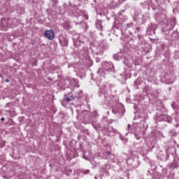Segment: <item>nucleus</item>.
Instances as JSON below:
<instances>
[{"instance_id":"1","label":"nucleus","mask_w":179,"mask_h":179,"mask_svg":"<svg viewBox=\"0 0 179 179\" xmlns=\"http://www.w3.org/2000/svg\"><path fill=\"white\" fill-rule=\"evenodd\" d=\"M44 36L46 38H48V40H54V37H55V32H54V30L52 29L48 30L44 32Z\"/></svg>"},{"instance_id":"2","label":"nucleus","mask_w":179,"mask_h":179,"mask_svg":"<svg viewBox=\"0 0 179 179\" xmlns=\"http://www.w3.org/2000/svg\"><path fill=\"white\" fill-rule=\"evenodd\" d=\"M15 22H16V19H8L6 22V26H8V27H13Z\"/></svg>"},{"instance_id":"3","label":"nucleus","mask_w":179,"mask_h":179,"mask_svg":"<svg viewBox=\"0 0 179 179\" xmlns=\"http://www.w3.org/2000/svg\"><path fill=\"white\" fill-rule=\"evenodd\" d=\"M59 43L62 47H66L68 45V39H66V38H62L59 40Z\"/></svg>"},{"instance_id":"4","label":"nucleus","mask_w":179,"mask_h":179,"mask_svg":"<svg viewBox=\"0 0 179 179\" xmlns=\"http://www.w3.org/2000/svg\"><path fill=\"white\" fill-rule=\"evenodd\" d=\"M114 58L116 61L122 59V53H117L114 55Z\"/></svg>"},{"instance_id":"5","label":"nucleus","mask_w":179,"mask_h":179,"mask_svg":"<svg viewBox=\"0 0 179 179\" xmlns=\"http://www.w3.org/2000/svg\"><path fill=\"white\" fill-rule=\"evenodd\" d=\"M64 100H66L68 103H71V101H72V100H73V96H64Z\"/></svg>"},{"instance_id":"6","label":"nucleus","mask_w":179,"mask_h":179,"mask_svg":"<svg viewBox=\"0 0 179 179\" xmlns=\"http://www.w3.org/2000/svg\"><path fill=\"white\" fill-rule=\"evenodd\" d=\"M92 125L95 129H99V128H100V124H92Z\"/></svg>"},{"instance_id":"7","label":"nucleus","mask_w":179,"mask_h":179,"mask_svg":"<svg viewBox=\"0 0 179 179\" xmlns=\"http://www.w3.org/2000/svg\"><path fill=\"white\" fill-rule=\"evenodd\" d=\"M128 131L129 133L132 132V131L131 130V124H128Z\"/></svg>"},{"instance_id":"8","label":"nucleus","mask_w":179,"mask_h":179,"mask_svg":"<svg viewBox=\"0 0 179 179\" xmlns=\"http://www.w3.org/2000/svg\"><path fill=\"white\" fill-rule=\"evenodd\" d=\"M5 82H6V83H8L9 79H6V80H5Z\"/></svg>"},{"instance_id":"9","label":"nucleus","mask_w":179,"mask_h":179,"mask_svg":"<svg viewBox=\"0 0 179 179\" xmlns=\"http://www.w3.org/2000/svg\"><path fill=\"white\" fill-rule=\"evenodd\" d=\"M1 120L2 122L5 121V117H1Z\"/></svg>"},{"instance_id":"10","label":"nucleus","mask_w":179,"mask_h":179,"mask_svg":"<svg viewBox=\"0 0 179 179\" xmlns=\"http://www.w3.org/2000/svg\"><path fill=\"white\" fill-rule=\"evenodd\" d=\"M89 170H87L86 172H85V174H87V173H89Z\"/></svg>"},{"instance_id":"11","label":"nucleus","mask_w":179,"mask_h":179,"mask_svg":"<svg viewBox=\"0 0 179 179\" xmlns=\"http://www.w3.org/2000/svg\"><path fill=\"white\" fill-rule=\"evenodd\" d=\"M72 82H75V80H71V83H72Z\"/></svg>"},{"instance_id":"12","label":"nucleus","mask_w":179,"mask_h":179,"mask_svg":"<svg viewBox=\"0 0 179 179\" xmlns=\"http://www.w3.org/2000/svg\"><path fill=\"white\" fill-rule=\"evenodd\" d=\"M95 179H97V177H95Z\"/></svg>"},{"instance_id":"13","label":"nucleus","mask_w":179,"mask_h":179,"mask_svg":"<svg viewBox=\"0 0 179 179\" xmlns=\"http://www.w3.org/2000/svg\"><path fill=\"white\" fill-rule=\"evenodd\" d=\"M122 1H127V0H122Z\"/></svg>"}]
</instances>
